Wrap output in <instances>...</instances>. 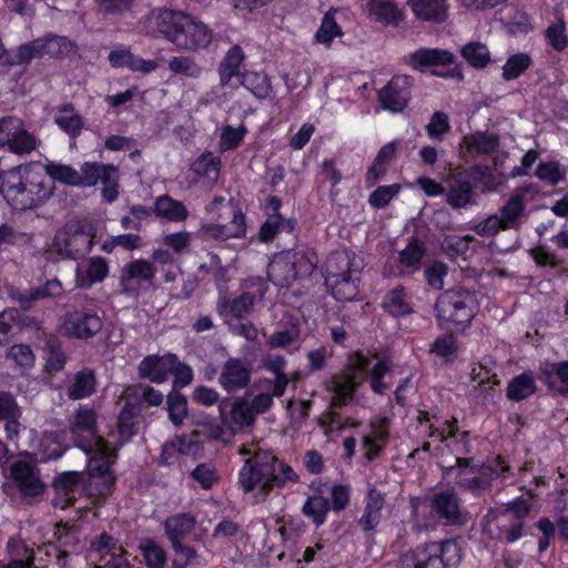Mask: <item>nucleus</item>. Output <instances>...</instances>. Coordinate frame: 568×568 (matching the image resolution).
I'll return each instance as SVG.
<instances>
[{
	"instance_id": "obj_38",
	"label": "nucleus",
	"mask_w": 568,
	"mask_h": 568,
	"mask_svg": "<svg viewBox=\"0 0 568 568\" xmlns=\"http://www.w3.org/2000/svg\"><path fill=\"white\" fill-rule=\"evenodd\" d=\"M62 113H71L70 115H55L54 123L58 128L67 133L71 140H77L84 128L83 118L79 113H74L75 109L72 103H64L59 106Z\"/></svg>"
},
{
	"instance_id": "obj_47",
	"label": "nucleus",
	"mask_w": 568,
	"mask_h": 568,
	"mask_svg": "<svg viewBox=\"0 0 568 568\" xmlns=\"http://www.w3.org/2000/svg\"><path fill=\"white\" fill-rule=\"evenodd\" d=\"M47 353V368L51 372H60L67 363V355L62 348V343L57 336H50L44 344Z\"/></svg>"
},
{
	"instance_id": "obj_58",
	"label": "nucleus",
	"mask_w": 568,
	"mask_h": 568,
	"mask_svg": "<svg viewBox=\"0 0 568 568\" xmlns=\"http://www.w3.org/2000/svg\"><path fill=\"white\" fill-rule=\"evenodd\" d=\"M294 229V222L284 221L280 214H270L261 227L260 239L264 242L272 240L278 232H291Z\"/></svg>"
},
{
	"instance_id": "obj_3",
	"label": "nucleus",
	"mask_w": 568,
	"mask_h": 568,
	"mask_svg": "<svg viewBox=\"0 0 568 568\" xmlns=\"http://www.w3.org/2000/svg\"><path fill=\"white\" fill-rule=\"evenodd\" d=\"M362 261L347 251L329 255L325 264V284L336 301H352L357 294Z\"/></svg>"
},
{
	"instance_id": "obj_34",
	"label": "nucleus",
	"mask_w": 568,
	"mask_h": 568,
	"mask_svg": "<svg viewBox=\"0 0 568 568\" xmlns=\"http://www.w3.org/2000/svg\"><path fill=\"white\" fill-rule=\"evenodd\" d=\"M53 488L65 496H68V505H73V496L75 493L84 495V473L83 471H63L59 474L53 480Z\"/></svg>"
},
{
	"instance_id": "obj_39",
	"label": "nucleus",
	"mask_w": 568,
	"mask_h": 568,
	"mask_svg": "<svg viewBox=\"0 0 568 568\" xmlns=\"http://www.w3.org/2000/svg\"><path fill=\"white\" fill-rule=\"evenodd\" d=\"M142 562L146 568H165L168 565V552L155 540L144 538L138 546Z\"/></svg>"
},
{
	"instance_id": "obj_8",
	"label": "nucleus",
	"mask_w": 568,
	"mask_h": 568,
	"mask_svg": "<svg viewBox=\"0 0 568 568\" xmlns=\"http://www.w3.org/2000/svg\"><path fill=\"white\" fill-rule=\"evenodd\" d=\"M139 376L152 383H162L172 375V388L168 395V413L170 422L178 427V356L166 357L148 355L139 364Z\"/></svg>"
},
{
	"instance_id": "obj_1",
	"label": "nucleus",
	"mask_w": 568,
	"mask_h": 568,
	"mask_svg": "<svg viewBox=\"0 0 568 568\" xmlns=\"http://www.w3.org/2000/svg\"><path fill=\"white\" fill-rule=\"evenodd\" d=\"M245 458L239 471V485L245 494L257 491L265 497L272 489L298 480L292 466L254 444H244L239 450Z\"/></svg>"
},
{
	"instance_id": "obj_10",
	"label": "nucleus",
	"mask_w": 568,
	"mask_h": 568,
	"mask_svg": "<svg viewBox=\"0 0 568 568\" xmlns=\"http://www.w3.org/2000/svg\"><path fill=\"white\" fill-rule=\"evenodd\" d=\"M435 308L442 322L467 326L477 312V300L467 290H450L438 297Z\"/></svg>"
},
{
	"instance_id": "obj_44",
	"label": "nucleus",
	"mask_w": 568,
	"mask_h": 568,
	"mask_svg": "<svg viewBox=\"0 0 568 568\" xmlns=\"http://www.w3.org/2000/svg\"><path fill=\"white\" fill-rule=\"evenodd\" d=\"M498 145V139L485 132H476L464 136L463 146L470 153H491Z\"/></svg>"
},
{
	"instance_id": "obj_56",
	"label": "nucleus",
	"mask_w": 568,
	"mask_h": 568,
	"mask_svg": "<svg viewBox=\"0 0 568 568\" xmlns=\"http://www.w3.org/2000/svg\"><path fill=\"white\" fill-rule=\"evenodd\" d=\"M91 549L97 554L98 559L101 556H110L114 552L128 551L123 546L119 545V541L112 535L103 531L94 539L91 540Z\"/></svg>"
},
{
	"instance_id": "obj_23",
	"label": "nucleus",
	"mask_w": 568,
	"mask_h": 568,
	"mask_svg": "<svg viewBox=\"0 0 568 568\" xmlns=\"http://www.w3.org/2000/svg\"><path fill=\"white\" fill-rule=\"evenodd\" d=\"M62 292L63 287L59 280H48L40 286L20 292L17 296V301L23 311H29L37 301L60 296Z\"/></svg>"
},
{
	"instance_id": "obj_36",
	"label": "nucleus",
	"mask_w": 568,
	"mask_h": 568,
	"mask_svg": "<svg viewBox=\"0 0 568 568\" xmlns=\"http://www.w3.org/2000/svg\"><path fill=\"white\" fill-rule=\"evenodd\" d=\"M97 377L92 369L82 368L74 375L73 383L68 387L70 399L78 400L90 397L95 392Z\"/></svg>"
},
{
	"instance_id": "obj_31",
	"label": "nucleus",
	"mask_w": 568,
	"mask_h": 568,
	"mask_svg": "<svg viewBox=\"0 0 568 568\" xmlns=\"http://www.w3.org/2000/svg\"><path fill=\"white\" fill-rule=\"evenodd\" d=\"M39 144V139L24 128H19L7 135V150L19 156L31 154Z\"/></svg>"
},
{
	"instance_id": "obj_46",
	"label": "nucleus",
	"mask_w": 568,
	"mask_h": 568,
	"mask_svg": "<svg viewBox=\"0 0 568 568\" xmlns=\"http://www.w3.org/2000/svg\"><path fill=\"white\" fill-rule=\"evenodd\" d=\"M425 255V246L418 240H412L406 247L398 252V261L403 267L415 272L419 268L420 262Z\"/></svg>"
},
{
	"instance_id": "obj_4",
	"label": "nucleus",
	"mask_w": 568,
	"mask_h": 568,
	"mask_svg": "<svg viewBox=\"0 0 568 568\" xmlns=\"http://www.w3.org/2000/svg\"><path fill=\"white\" fill-rule=\"evenodd\" d=\"M118 455L111 448L95 449L87 455L84 495L98 501H105L115 490L116 476L112 470Z\"/></svg>"
},
{
	"instance_id": "obj_2",
	"label": "nucleus",
	"mask_w": 568,
	"mask_h": 568,
	"mask_svg": "<svg viewBox=\"0 0 568 568\" xmlns=\"http://www.w3.org/2000/svg\"><path fill=\"white\" fill-rule=\"evenodd\" d=\"M53 184L30 164H19L7 171L0 194L16 211H27L43 205L53 193Z\"/></svg>"
},
{
	"instance_id": "obj_37",
	"label": "nucleus",
	"mask_w": 568,
	"mask_h": 568,
	"mask_svg": "<svg viewBox=\"0 0 568 568\" xmlns=\"http://www.w3.org/2000/svg\"><path fill=\"white\" fill-rule=\"evenodd\" d=\"M245 55L239 45L232 47L220 63L219 73L221 83L229 84L232 78L242 77V67Z\"/></svg>"
},
{
	"instance_id": "obj_16",
	"label": "nucleus",
	"mask_w": 568,
	"mask_h": 568,
	"mask_svg": "<svg viewBox=\"0 0 568 568\" xmlns=\"http://www.w3.org/2000/svg\"><path fill=\"white\" fill-rule=\"evenodd\" d=\"M211 31L195 18L180 13V48L199 50L211 42Z\"/></svg>"
},
{
	"instance_id": "obj_57",
	"label": "nucleus",
	"mask_w": 568,
	"mask_h": 568,
	"mask_svg": "<svg viewBox=\"0 0 568 568\" xmlns=\"http://www.w3.org/2000/svg\"><path fill=\"white\" fill-rule=\"evenodd\" d=\"M241 83L258 99L268 94L270 83L265 73L245 72L241 77Z\"/></svg>"
},
{
	"instance_id": "obj_62",
	"label": "nucleus",
	"mask_w": 568,
	"mask_h": 568,
	"mask_svg": "<svg viewBox=\"0 0 568 568\" xmlns=\"http://www.w3.org/2000/svg\"><path fill=\"white\" fill-rule=\"evenodd\" d=\"M546 39L556 51H564L568 47L566 23L561 18L547 28Z\"/></svg>"
},
{
	"instance_id": "obj_45",
	"label": "nucleus",
	"mask_w": 568,
	"mask_h": 568,
	"mask_svg": "<svg viewBox=\"0 0 568 568\" xmlns=\"http://www.w3.org/2000/svg\"><path fill=\"white\" fill-rule=\"evenodd\" d=\"M463 58L474 68H485L490 61V52L487 45L479 41L465 44L460 51Z\"/></svg>"
},
{
	"instance_id": "obj_9",
	"label": "nucleus",
	"mask_w": 568,
	"mask_h": 568,
	"mask_svg": "<svg viewBox=\"0 0 568 568\" xmlns=\"http://www.w3.org/2000/svg\"><path fill=\"white\" fill-rule=\"evenodd\" d=\"M69 430L74 446L85 455L95 449L111 448L109 443L99 435L97 412L89 405H80L69 423Z\"/></svg>"
},
{
	"instance_id": "obj_13",
	"label": "nucleus",
	"mask_w": 568,
	"mask_h": 568,
	"mask_svg": "<svg viewBox=\"0 0 568 568\" xmlns=\"http://www.w3.org/2000/svg\"><path fill=\"white\" fill-rule=\"evenodd\" d=\"M62 326L68 336L89 339L102 329L103 322L94 310L81 307L68 311L63 316Z\"/></svg>"
},
{
	"instance_id": "obj_60",
	"label": "nucleus",
	"mask_w": 568,
	"mask_h": 568,
	"mask_svg": "<svg viewBox=\"0 0 568 568\" xmlns=\"http://www.w3.org/2000/svg\"><path fill=\"white\" fill-rule=\"evenodd\" d=\"M402 191L400 184L382 185L374 190L368 196V203L376 209L387 206Z\"/></svg>"
},
{
	"instance_id": "obj_28",
	"label": "nucleus",
	"mask_w": 568,
	"mask_h": 568,
	"mask_svg": "<svg viewBox=\"0 0 568 568\" xmlns=\"http://www.w3.org/2000/svg\"><path fill=\"white\" fill-rule=\"evenodd\" d=\"M250 379V369L239 359H230L223 366L220 383L227 390L244 387Z\"/></svg>"
},
{
	"instance_id": "obj_12",
	"label": "nucleus",
	"mask_w": 568,
	"mask_h": 568,
	"mask_svg": "<svg viewBox=\"0 0 568 568\" xmlns=\"http://www.w3.org/2000/svg\"><path fill=\"white\" fill-rule=\"evenodd\" d=\"M368 369V359L361 354H354L348 359L345 372L335 376L331 382L334 405H342L352 399L357 385L364 382Z\"/></svg>"
},
{
	"instance_id": "obj_50",
	"label": "nucleus",
	"mask_w": 568,
	"mask_h": 568,
	"mask_svg": "<svg viewBox=\"0 0 568 568\" xmlns=\"http://www.w3.org/2000/svg\"><path fill=\"white\" fill-rule=\"evenodd\" d=\"M535 390L536 384L532 375L525 373L509 383L507 395L513 400H520L534 394Z\"/></svg>"
},
{
	"instance_id": "obj_54",
	"label": "nucleus",
	"mask_w": 568,
	"mask_h": 568,
	"mask_svg": "<svg viewBox=\"0 0 568 568\" xmlns=\"http://www.w3.org/2000/svg\"><path fill=\"white\" fill-rule=\"evenodd\" d=\"M531 64L528 53H515L510 55L503 67V78L507 81L519 78Z\"/></svg>"
},
{
	"instance_id": "obj_33",
	"label": "nucleus",
	"mask_w": 568,
	"mask_h": 568,
	"mask_svg": "<svg viewBox=\"0 0 568 568\" xmlns=\"http://www.w3.org/2000/svg\"><path fill=\"white\" fill-rule=\"evenodd\" d=\"M398 144L399 141H392L381 148L374 162L367 170V185H374L385 174L388 163L395 158Z\"/></svg>"
},
{
	"instance_id": "obj_43",
	"label": "nucleus",
	"mask_w": 568,
	"mask_h": 568,
	"mask_svg": "<svg viewBox=\"0 0 568 568\" xmlns=\"http://www.w3.org/2000/svg\"><path fill=\"white\" fill-rule=\"evenodd\" d=\"M53 536L55 544L60 548L58 558H64L69 556L68 551L62 548H75L80 542L79 530L69 523L60 521L54 527Z\"/></svg>"
},
{
	"instance_id": "obj_7",
	"label": "nucleus",
	"mask_w": 568,
	"mask_h": 568,
	"mask_svg": "<svg viewBox=\"0 0 568 568\" xmlns=\"http://www.w3.org/2000/svg\"><path fill=\"white\" fill-rule=\"evenodd\" d=\"M317 262V256L312 251H285L272 258L267 276L275 285L287 287L312 275Z\"/></svg>"
},
{
	"instance_id": "obj_64",
	"label": "nucleus",
	"mask_w": 568,
	"mask_h": 568,
	"mask_svg": "<svg viewBox=\"0 0 568 568\" xmlns=\"http://www.w3.org/2000/svg\"><path fill=\"white\" fill-rule=\"evenodd\" d=\"M246 126L240 124L237 128L225 125L222 129L220 138V149L222 151L233 150L239 146L246 134Z\"/></svg>"
},
{
	"instance_id": "obj_40",
	"label": "nucleus",
	"mask_w": 568,
	"mask_h": 568,
	"mask_svg": "<svg viewBox=\"0 0 568 568\" xmlns=\"http://www.w3.org/2000/svg\"><path fill=\"white\" fill-rule=\"evenodd\" d=\"M336 8H331L322 18L321 24L315 32L314 39L317 43L329 48L336 38L343 36V30L335 19Z\"/></svg>"
},
{
	"instance_id": "obj_15",
	"label": "nucleus",
	"mask_w": 568,
	"mask_h": 568,
	"mask_svg": "<svg viewBox=\"0 0 568 568\" xmlns=\"http://www.w3.org/2000/svg\"><path fill=\"white\" fill-rule=\"evenodd\" d=\"M412 85L413 80L409 75L399 74L393 77L379 92V101L383 108L392 112H400L407 105Z\"/></svg>"
},
{
	"instance_id": "obj_27",
	"label": "nucleus",
	"mask_w": 568,
	"mask_h": 568,
	"mask_svg": "<svg viewBox=\"0 0 568 568\" xmlns=\"http://www.w3.org/2000/svg\"><path fill=\"white\" fill-rule=\"evenodd\" d=\"M367 11L371 19L385 26H397L403 12L393 0H369Z\"/></svg>"
},
{
	"instance_id": "obj_51",
	"label": "nucleus",
	"mask_w": 568,
	"mask_h": 568,
	"mask_svg": "<svg viewBox=\"0 0 568 568\" xmlns=\"http://www.w3.org/2000/svg\"><path fill=\"white\" fill-rule=\"evenodd\" d=\"M45 173L53 180L70 186H79V172L71 165L50 162Z\"/></svg>"
},
{
	"instance_id": "obj_6",
	"label": "nucleus",
	"mask_w": 568,
	"mask_h": 568,
	"mask_svg": "<svg viewBox=\"0 0 568 568\" xmlns=\"http://www.w3.org/2000/svg\"><path fill=\"white\" fill-rule=\"evenodd\" d=\"M462 560L457 540L446 539L420 545L399 559L400 568H455Z\"/></svg>"
},
{
	"instance_id": "obj_29",
	"label": "nucleus",
	"mask_w": 568,
	"mask_h": 568,
	"mask_svg": "<svg viewBox=\"0 0 568 568\" xmlns=\"http://www.w3.org/2000/svg\"><path fill=\"white\" fill-rule=\"evenodd\" d=\"M37 40L40 42L41 58L48 55L52 59H62L75 49V43L63 36L48 33Z\"/></svg>"
},
{
	"instance_id": "obj_32",
	"label": "nucleus",
	"mask_w": 568,
	"mask_h": 568,
	"mask_svg": "<svg viewBox=\"0 0 568 568\" xmlns=\"http://www.w3.org/2000/svg\"><path fill=\"white\" fill-rule=\"evenodd\" d=\"M300 336V327L292 315L285 314L277 324L275 332L268 338L271 347H286L293 344Z\"/></svg>"
},
{
	"instance_id": "obj_26",
	"label": "nucleus",
	"mask_w": 568,
	"mask_h": 568,
	"mask_svg": "<svg viewBox=\"0 0 568 568\" xmlns=\"http://www.w3.org/2000/svg\"><path fill=\"white\" fill-rule=\"evenodd\" d=\"M387 434V426L384 422L372 424L361 433L362 449L367 459L374 458L383 449Z\"/></svg>"
},
{
	"instance_id": "obj_18",
	"label": "nucleus",
	"mask_w": 568,
	"mask_h": 568,
	"mask_svg": "<svg viewBox=\"0 0 568 568\" xmlns=\"http://www.w3.org/2000/svg\"><path fill=\"white\" fill-rule=\"evenodd\" d=\"M406 63L415 70H425L434 65H449L455 62V55L448 50L437 48H419L405 57Z\"/></svg>"
},
{
	"instance_id": "obj_25",
	"label": "nucleus",
	"mask_w": 568,
	"mask_h": 568,
	"mask_svg": "<svg viewBox=\"0 0 568 568\" xmlns=\"http://www.w3.org/2000/svg\"><path fill=\"white\" fill-rule=\"evenodd\" d=\"M154 24L155 31L166 40L175 43L178 41V11L166 8L153 9L149 19Z\"/></svg>"
},
{
	"instance_id": "obj_17",
	"label": "nucleus",
	"mask_w": 568,
	"mask_h": 568,
	"mask_svg": "<svg viewBox=\"0 0 568 568\" xmlns=\"http://www.w3.org/2000/svg\"><path fill=\"white\" fill-rule=\"evenodd\" d=\"M286 389V381L280 377L278 381L260 378L252 386L253 398L250 407L255 414L265 413L273 405L274 397H281Z\"/></svg>"
},
{
	"instance_id": "obj_11",
	"label": "nucleus",
	"mask_w": 568,
	"mask_h": 568,
	"mask_svg": "<svg viewBox=\"0 0 568 568\" xmlns=\"http://www.w3.org/2000/svg\"><path fill=\"white\" fill-rule=\"evenodd\" d=\"M95 226L87 220L69 222L62 233H58L54 243L58 251L74 261L83 258L94 244Z\"/></svg>"
},
{
	"instance_id": "obj_20",
	"label": "nucleus",
	"mask_w": 568,
	"mask_h": 568,
	"mask_svg": "<svg viewBox=\"0 0 568 568\" xmlns=\"http://www.w3.org/2000/svg\"><path fill=\"white\" fill-rule=\"evenodd\" d=\"M203 235L216 241L240 239L246 233L245 217L241 211L232 210V220L227 224L211 223L202 227Z\"/></svg>"
},
{
	"instance_id": "obj_61",
	"label": "nucleus",
	"mask_w": 568,
	"mask_h": 568,
	"mask_svg": "<svg viewBox=\"0 0 568 568\" xmlns=\"http://www.w3.org/2000/svg\"><path fill=\"white\" fill-rule=\"evenodd\" d=\"M473 201V191L468 182H455L448 193L447 202L455 207H463Z\"/></svg>"
},
{
	"instance_id": "obj_41",
	"label": "nucleus",
	"mask_w": 568,
	"mask_h": 568,
	"mask_svg": "<svg viewBox=\"0 0 568 568\" xmlns=\"http://www.w3.org/2000/svg\"><path fill=\"white\" fill-rule=\"evenodd\" d=\"M222 404L220 409H223ZM255 413L244 400L236 402L231 410L230 420L224 416L223 410H221V418L223 423L232 428L233 432L240 430L244 427L251 426L254 422Z\"/></svg>"
},
{
	"instance_id": "obj_22",
	"label": "nucleus",
	"mask_w": 568,
	"mask_h": 568,
	"mask_svg": "<svg viewBox=\"0 0 568 568\" xmlns=\"http://www.w3.org/2000/svg\"><path fill=\"white\" fill-rule=\"evenodd\" d=\"M142 407L139 403L125 402L118 416V443L120 446L129 443L138 433L136 418Z\"/></svg>"
},
{
	"instance_id": "obj_48",
	"label": "nucleus",
	"mask_w": 568,
	"mask_h": 568,
	"mask_svg": "<svg viewBox=\"0 0 568 568\" xmlns=\"http://www.w3.org/2000/svg\"><path fill=\"white\" fill-rule=\"evenodd\" d=\"M524 197V194H515L503 206L498 216L506 229L515 227L519 223L525 210Z\"/></svg>"
},
{
	"instance_id": "obj_42",
	"label": "nucleus",
	"mask_w": 568,
	"mask_h": 568,
	"mask_svg": "<svg viewBox=\"0 0 568 568\" xmlns=\"http://www.w3.org/2000/svg\"><path fill=\"white\" fill-rule=\"evenodd\" d=\"M221 170V161L212 153H204L192 164V171L207 184L217 181Z\"/></svg>"
},
{
	"instance_id": "obj_14",
	"label": "nucleus",
	"mask_w": 568,
	"mask_h": 568,
	"mask_svg": "<svg viewBox=\"0 0 568 568\" xmlns=\"http://www.w3.org/2000/svg\"><path fill=\"white\" fill-rule=\"evenodd\" d=\"M11 478L20 494L24 497L42 495L44 484L40 478L39 469L27 460L14 462L10 467Z\"/></svg>"
},
{
	"instance_id": "obj_19",
	"label": "nucleus",
	"mask_w": 568,
	"mask_h": 568,
	"mask_svg": "<svg viewBox=\"0 0 568 568\" xmlns=\"http://www.w3.org/2000/svg\"><path fill=\"white\" fill-rule=\"evenodd\" d=\"M432 508L440 519L448 524H460L464 521V514L459 499L453 490H442L432 498Z\"/></svg>"
},
{
	"instance_id": "obj_53",
	"label": "nucleus",
	"mask_w": 568,
	"mask_h": 568,
	"mask_svg": "<svg viewBox=\"0 0 568 568\" xmlns=\"http://www.w3.org/2000/svg\"><path fill=\"white\" fill-rule=\"evenodd\" d=\"M328 510V501L322 496L308 497L303 505L304 515L311 518L316 526L325 523Z\"/></svg>"
},
{
	"instance_id": "obj_21",
	"label": "nucleus",
	"mask_w": 568,
	"mask_h": 568,
	"mask_svg": "<svg viewBox=\"0 0 568 568\" xmlns=\"http://www.w3.org/2000/svg\"><path fill=\"white\" fill-rule=\"evenodd\" d=\"M407 4L422 22L444 23L448 18L446 0H407Z\"/></svg>"
},
{
	"instance_id": "obj_24",
	"label": "nucleus",
	"mask_w": 568,
	"mask_h": 568,
	"mask_svg": "<svg viewBox=\"0 0 568 568\" xmlns=\"http://www.w3.org/2000/svg\"><path fill=\"white\" fill-rule=\"evenodd\" d=\"M541 379L559 394L568 393V361L545 362L540 369Z\"/></svg>"
},
{
	"instance_id": "obj_30",
	"label": "nucleus",
	"mask_w": 568,
	"mask_h": 568,
	"mask_svg": "<svg viewBox=\"0 0 568 568\" xmlns=\"http://www.w3.org/2000/svg\"><path fill=\"white\" fill-rule=\"evenodd\" d=\"M383 507V494L374 488L369 489L365 499V508L359 519V526L366 531L374 529L381 521Z\"/></svg>"
},
{
	"instance_id": "obj_59",
	"label": "nucleus",
	"mask_w": 568,
	"mask_h": 568,
	"mask_svg": "<svg viewBox=\"0 0 568 568\" xmlns=\"http://www.w3.org/2000/svg\"><path fill=\"white\" fill-rule=\"evenodd\" d=\"M536 176L548 185H556L565 179L566 170L555 161L540 162Z\"/></svg>"
},
{
	"instance_id": "obj_63",
	"label": "nucleus",
	"mask_w": 568,
	"mask_h": 568,
	"mask_svg": "<svg viewBox=\"0 0 568 568\" xmlns=\"http://www.w3.org/2000/svg\"><path fill=\"white\" fill-rule=\"evenodd\" d=\"M6 550L10 560L34 561L36 556L32 548H30L24 540L20 537H10L7 541Z\"/></svg>"
},
{
	"instance_id": "obj_5",
	"label": "nucleus",
	"mask_w": 568,
	"mask_h": 568,
	"mask_svg": "<svg viewBox=\"0 0 568 568\" xmlns=\"http://www.w3.org/2000/svg\"><path fill=\"white\" fill-rule=\"evenodd\" d=\"M417 419L423 432L428 433V439L423 444V450L432 454L442 453L444 448L456 453L468 450V433L457 434L456 419L444 418L427 412H419Z\"/></svg>"
},
{
	"instance_id": "obj_49",
	"label": "nucleus",
	"mask_w": 568,
	"mask_h": 568,
	"mask_svg": "<svg viewBox=\"0 0 568 568\" xmlns=\"http://www.w3.org/2000/svg\"><path fill=\"white\" fill-rule=\"evenodd\" d=\"M383 306L394 316L406 315L410 312V304L403 287L392 290L385 296Z\"/></svg>"
},
{
	"instance_id": "obj_55",
	"label": "nucleus",
	"mask_w": 568,
	"mask_h": 568,
	"mask_svg": "<svg viewBox=\"0 0 568 568\" xmlns=\"http://www.w3.org/2000/svg\"><path fill=\"white\" fill-rule=\"evenodd\" d=\"M390 377V365L385 359H377L371 367V388L377 394L385 393L389 383L386 378Z\"/></svg>"
},
{
	"instance_id": "obj_35",
	"label": "nucleus",
	"mask_w": 568,
	"mask_h": 568,
	"mask_svg": "<svg viewBox=\"0 0 568 568\" xmlns=\"http://www.w3.org/2000/svg\"><path fill=\"white\" fill-rule=\"evenodd\" d=\"M109 275V263L102 256L90 258L84 273L77 272V285L90 288L93 284L102 282Z\"/></svg>"
},
{
	"instance_id": "obj_52",
	"label": "nucleus",
	"mask_w": 568,
	"mask_h": 568,
	"mask_svg": "<svg viewBox=\"0 0 568 568\" xmlns=\"http://www.w3.org/2000/svg\"><path fill=\"white\" fill-rule=\"evenodd\" d=\"M112 170V164L101 162H84L79 172V186L92 187L98 184L103 171Z\"/></svg>"
}]
</instances>
